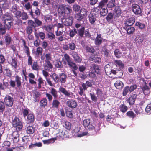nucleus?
<instances>
[{
    "label": "nucleus",
    "mask_w": 151,
    "mask_h": 151,
    "mask_svg": "<svg viewBox=\"0 0 151 151\" xmlns=\"http://www.w3.org/2000/svg\"><path fill=\"white\" fill-rule=\"evenodd\" d=\"M90 122L91 120L90 119H84L83 122V125L85 128L87 127L89 130L92 132V135L96 134L100 129V125L99 124L96 125L90 124Z\"/></svg>",
    "instance_id": "f257e3e1"
},
{
    "label": "nucleus",
    "mask_w": 151,
    "mask_h": 151,
    "mask_svg": "<svg viewBox=\"0 0 151 151\" xmlns=\"http://www.w3.org/2000/svg\"><path fill=\"white\" fill-rule=\"evenodd\" d=\"M29 14L32 18L34 19V21H33L31 19L29 20L28 21L34 26V27L35 28L36 27H40L42 25V21L39 20L37 18L35 17V16L33 14V12L32 9L29 12Z\"/></svg>",
    "instance_id": "f03ea898"
},
{
    "label": "nucleus",
    "mask_w": 151,
    "mask_h": 151,
    "mask_svg": "<svg viewBox=\"0 0 151 151\" xmlns=\"http://www.w3.org/2000/svg\"><path fill=\"white\" fill-rule=\"evenodd\" d=\"M14 78V81L10 80L9 82L10 86L12 88H14L16 85L17 88L20 87L22 83L21 78L18 75H16Z\"/></svg>",
    "instance_id": "7ed1b4c3"
},
{
    "label": "nucleus",
    "mask_w": 151,
    "mask_h": 151,
    "mask_svg": "<svg viewBox=\"0 0 151 151\" xmlns=\"http://www.w3.org/2000/svg\"><path fill=\"white\" fill-rule=\"evenodd\" d=\"M50 77L53 80L55 83H52V81L50 78H46V81H47L48 84L50 86L52 87L54 86L55 84L59 83V75L55 73H53L50 75Z\"/></svg>",
    "instance_id": "20e7f679"
},
{
    "label": "nucleus",
    "mask_w": 151,
    "mask_h": 151,
    "mask_svg": "<svg viewBox=\"0 0 151 151\" xmlns=\"http://www.w3.org/2000/svg\"><path fill=\"white\" fill-rule=\"evenodd\" d=\"M2 18L4 19V24L7 26V28L10 27L11 21L12 19V16L8 13H5L2 15Z\"/></svg>",
    "instance_id": "39448f33"
},
{
    "label": "nucleus",
    "mask_w": 151,
    "mask_h": 151,
    "mask_svg": "<svg viewBox=\"0 0 151 151\" xmlns=\"http://www.w3.org/2000/svg\"><path fill=\"white\" fill-rule=\"evenodd\" d=\"M65 132L61 131V130L59 129V132L58 134H57V135L55 137L51 138L48 140H43L42 142H49V140L52 141L54 142L57 140H60L63 139L64 138L68 137V136L65 133Z\"/></svg>",
    "instance_id": "423d86ee"
},
{
    "label": "nucleus",
    "mask_w": 151,
    "mask_h": 151,
    "mask_svg": "<svg viewBox=\"0 0 151 151\" xmlns=\"http://www.w3.org/2000/svg\"><path fill=\"white\" fill-rule=\"evenodd\" d=\"M64 57L67 62L69 66L72 68V70H77L78 67L76 63L71 61V59L68 54L66 53L64 54Z\"/></svg>",
    "instance_id": "0eeeda50"
},
{
    "label": "nucleus",
    "mask_w": 151,
    "mask_h": 151,
    "mask_svg": "<svg viewBox=\"0 0 151 151\" xmlns=\"http://www.w3.org/2000/svg\"><path fill=\"white\" fill-rule=\"evenodd\" d=\"M14 101L13 98L8 95H6L4 99V104L7 106L12 107L13 105Z\"/></svg>",
    "instance_id": "6e6552de"
},
{
    "label": "nucleus",
    "mask_w": 151,
    "mask_h": 151,
    "mask_svg": "<svg viewBox=\"0 0 151 151\" xmlns=\"http://www.w3.org/2000/svg\"><path fill=\"white\" fill-rule=\"evenodd\" d=\"M63 4L60 5L58 8V12L59 15L63 18H64L65 14Z\"/></svg>",
    "instance_id": "1a4fd4ad"
},
{
    "label": "nucleus",
    "mask_w": 151,
    "mask_h": 151,
    "mask_svg": "<svg viewBox=\"0 0 151 151\" xmlns=\"http://www.w3.org/2000/svg\"><path fill=\"white\" fill-rule=\"evenodd\" d=\"M82 87H80L79 91H78V94L82 96H84L86 98V96L84 91L87 90L88 87L85 83H83L82 84Z\"/></svg>",
    "instance_id": "9d476101"
},
{
    "label": "nucleus",
    "mask_w": 151,
    "mask_h": 151,
    "mask_svg": "<svg viewBox=\"0 0 151 151\" xmlns=\"http://www.w3.org/2000/svg\"><path fill=\"white\" fill-rule=\"evenodd\" d=\"M88 60L90 61H93L95 63L98 64L100 63L101 61V59L100 57L93 55H91L89 57Z\"/></svg>",
    "instance_id": "9b49d317"
},
{
    "label": "nucleus",
    "mask_w": 151,
    "mask_h": 151,
    "mask_svg": "<svg viewBox=\"0 0 151 151\" xmlns=\"http://www.w3.org/2000/svg\"><path fill=\"white\" fill-rule=\"evenodd\" d=\"M68 106L71 108L74 109L76 108L77 105V102L76 100L70 99L67 102Z\"/></svg>",
    "instance_id": "f8f14e48"
},
{
    "label": "nucleus",
    "mask_w": 151,
    "mask_h": 151,
    "mask_svg": "<svg viewBox=\"0 0 151 151\" xmlns=\"http://www.w3.org/2000/svg\"><path fill=\"white\" fill-rule=\"evenodd\" d=\"M45 63V64L43 66L44 69L48 72L51 71L53 66L50 61H46Z\"/></svg>",
    "instance_id": "ddd939ff"
},
{
    "label": "nucleus",
    "mask_w": 151,
    "mask_h": 151,
    "mask_svg": "<svg viewBox=\"0 0 151 151\" xmlns=\"http://www.w3.org/2000/svg\"><path fill=\"white\" fill-rule=\"evenodd\" d=\"M59 91L67 97H72L73 93L72 92H69L67 90L63 87H60L59 88Z\"/></svg>",
    "instance_id": "4468645a"
},
{
    "label": "nucleus",
    "mask_w": 151,
    "mask_h": 151,
    "mask_svg": "<svg viewBox=\"0 0 151 151\" xmlns=\"http://www.w3.org/2000/svg\"><path fill=\"white\" fill-rule=\"evenodd\" d=\"M59 82L61 84H64L66 81L67 76L64 73H60L59 74Z\"/></svg>",
    "instance_id": "2eb2a0df"
},
{
    "label": "nucleus",
    "mask_w": 151,
    "mask_h": 151,
    "mask_svg": "<svg viewBox=\"0 0 151 151\" xmlns=\"http://www.w3.org/2000/svg\"><path fill=\"white\" fill-rule=\"evenodd\" d=\"M133 12L136 14H139L141 13L139 6L137 4H133Z\"/></svg>",
    "instance_id": "dca6fc26"
},
{
    "label": "nucleus",
    "mask_w": 151,
    "mask_h": 151,
    "mask_svg": "<svg viewBox=\"0 0 151 151\" xmlns=\"http://www.w3.org/2000/svg\"><path fill=\"white\" fill-rule=\"evenodd\" d=\"M33 28H35L28 20V25L26 29L27 34H32L33 32Z\"/></svg>",
    "instance_id": "f3484780"
},
{
    "label": "nucleus",
    "mask_w": 151,
    "mask_h": 151,
    "mask_svg": "<svg viewBox=\"0 0 151 151\" xmlns=\"http://www.w3.org/2000/svg\"><path fill=\"white\" fill-rule=\"evenodd\" d=\"M103 38L101 37V34H97L95 39V43L96 45H99L102 42Z\"/></svg>",
    "instance_id": "a211bd4d"
},
{
    "label": "nucleus",
    "mask_w": 151,
    "mask_h": 151,
    "mask_svg": "<svg viewBox=\"0 0 151 151\" xmlns=\"http://www.w3.org/2000/svg\"><path fill=\"white\" fill-rule=\"evenodd\" d=\"M33 98L34 99V102H38L41 96L40 93L37 91H35L33 92Z\"/></svg>",
    "instance_id": "6ab92c4d"
},
{
    "label": "nucleus",
    "mask_w": 151,
    "mask_h": 151,
    "mask_svg": "<svg viewBox=\"0 0 151 151\" xmlns=\"http://www.w3.org/2000/svg\"><path fill=\"white\" fill-rule=\"evenodd\" d=\"M12 126L15 129V131L17 132L21 131L23 127L22 122L16 124Z\"/></svg>",
    "instance_id": "aec40b11"
},
{
    "label": "nucleus",
    "mask_w": 151,
    "mask_h": 151,
    "mask_svg": "<svg viewBox=\"0 0 151 151\" xmlns=\"http://www.w3.org/2000/svg\"><path fill=\"white\" fill-rule=\"evenodd\" d=\"M27 121L28 123H33L35 120V116L33 114H29L27 116Z\"/></svg>",
    "instance_id": "412c9836"
},
{
    "label": "nucleus",
    "mask_w": 151,
    "mask_h": 151,
    "mask_svg": "<svg viewBox=\"0 0 151 151\" xmlns=\"http://www.w3.org/2000/svg\"><path fill=\"white\" fill-rule=\"evenodd\" d=\"M96 16L94 15V14H90L89 15V20L91 24H93L96 20Z\"/></svg>",
    "instance_id": "4be33fe9"
},
{
    "label": "nucleus",
    "mask_w": 151,
    "mask_h": 151,
    "mask_svg": "<svg viewBox=\"0 0 151 151\" xmlns=\"http://www.w3.org/2000/svg\"><path fill=\"white\" fill-rule=\"evenodd\" d=\"M34 34L35 37L37 39H38L39 37L42 40H44L45 38V34L43 32H40L38 33L35 32Z\"/></svg>",
    "instance_id": "5701e85b"
},
{
    "label": "nucleus",
    "mask_w": 151,
    "mask_h": 151,
    "mask_svg": "<svg viewBox=\"0 0 151 151\" xmlns=\"http://www.w3.org/2000/svg\"><path fill=\"white\" fill-rule=\"evenodd\" d=\"M3 2V3L1 4V8L4 10L9 9L10 6V3L7 0H4Z\"/></svg>",
    "instance_id": "b1692460"
},
{
    "label": "nucleus",
    "mask_w": 151,
    "mask_h": 151,
    "mask_svg": "<svg viewBox=\"0 0 151 151\" xmlns=\"http://www.w3.org/2000/svg\"><path fill=\"white\" fill-rule=\"evenodd\" d=\"M114 14L110 12L108 13L106 18L107 21L109 23H113Z\"/></svg>",
    "instance_id": "393cba45"
},
{
    "label": "nucleus",
    "mask_w": 151,
    "mask_h": 151,
    "mask_svg": "<svg viewBox=\"0 0 151 151\" xmlns=\"http://www.w3.org/2000/svg\"><path fill=\"white\" fill-rule=\"evenodd\" d=\"M77 34L78 35L79 37L82 38L84 36V35L85 33V28L82 27L80 28L77 30Z\"/></svg>",
    "instance_id": "a878e982"
},
{
    "label": "nucleus",
    "mask_w": 151,
    "mask_h": 151,
    "mask_svg": "<svg viewBox=\"0 0 151 151\" xmlns=\"http://www.w3.org/2000/svg\"><path fill=\"white\" fill-rule=\"evenodd\" d=\"M9 83L7 82L3 81V83L0 82V90L5 91L8 88Z\"/></svg>",
    "instance_id": "bb28decb"
},
{
    "label": "nucleus",
    "mask_w": 151,
    "mask_h": 151,
    "mask_svg": "<svg viewBox=\"0 0 151 151\" xmlns=\"http://www.w3.org/2000/svg\"><path fill=\"white\" fill-rule=\"evenodd\" d=\"M26 129L27 133L29 135L33 134L35 131V128L32 126H28Z\"/></svg>",
    "instance_id": "cd10ccee"
},
{
    "label": "nucleus",
    "mask_w": 151,
    "mask_h": 151,
    "mask_svg": "<svg viewBox=\"0 0 151 151\" xmlns=\"http://www.w3.org/2000/svg\"><path fill=\"white\" fill-rule=\"evenodd\" d=\"M4 41L6 46L9 45L12 41V38L9 35L6 34L4 37Z\"/></svg>",
    "instance_id": "c85d7f7f"
},
{
    "label": "nucleus",
    "mask_w": 151,
    "mask_h": 151,
    "mask_svg": "<svg viewBox=\"0 0 151 151\" xmlns=\"http://www.w3.org/2000/svg\"><path fill=\"white\" fill-rule=\"evenodd\" d=\"M132 87V86H131L130 87L129 86H127L124 88L122 93V95L123 96H125L129 91L130 92L132 91V89L131 88Z\"/></svg>",
    "instance_id": "c756f323"
},
{
    "label": "nucleus",
    "mask_w": 151,
    "mask_h": 151,
    "mask_svg": "<svg viewBox=\"0 0 151 151\" xmlns=\"http://www.w3.org/2000/svg\"><path fill=\"white\" fill-rule=\"evenodd\" d=\"M60 103V102L56 99H54L52 103V108L58 109Z\"/></svg>",
    "instance_id": "7c9ffc66"
},
{
    "label": "nucleus",
    "mask_w": 151,
    "mask_h": 151,
    "mask_svg": "<svg viewBox=\"0 0 151 151\" xmlns=\"http://www.w3.org/2000/svg\"><path fill=\"white\" fill-rule=\"evenodd\" d=\"M108 0H101L99 3L97 7L100 9L106 7V5L107 4Z\"/></svg>",
    "instance_id": "2f4dec72"
},
{
    "label": "nucleus",
    "mask_w": 151,
    "mask_h": 151,
    "mask_svg": "<svg viewBox=\"0 0 151 151\" xmlns=\"http://www.w3.org/2000/svg\"><path fill=\"white\" fill-rule=\"evenodd\" d=\"M114 86L117 89H120L123 87L124 84L121 81L118 80L115 83Z\"/></svg>",
    "instance_id": "473e14b6"
},
{
    "label": "nucleus",
    "mask_w": 151,
    "mask_h": 151,
    "mask_svg": "<svg viewBox=\"0 0 151 151\" xmlns=\"http://www.w3.org/2000/svg\"><path fill=\"white\" fill-rule=\"evenodd\" d=\"M144 39V36L141 35L140 36L138 35L135 39V41L136 43L140 44L142 43Z\"/></svg>",
    "instance_id": "72a5a7b5"
},
{
    "label": "nucleus",
    "mask_w": 151,
    "mask_h": 151,
    "mask_svg": "<svg viewBox=\"0 0 151 151\" xmlns=\"http://www.w3.org/2000/svg\"><path fill=\"white\" fill-rule=\"evenodd\" d=\"M22 122V120L18 117L16 116L12 120V126Z\"/></svg>",
    "instance_id": "f704fd0d"
},
{
    "label": "nucleus",
    "mask_w": 151,
    "mask_h": 151,
    "mask_svg": "<svg viewBox=\"0 0 151 151\" xmlns=\"http://www.w3.org/2000/svg\"><path fill=\"white\" fill-rule=\"evenodd\" d=\"M65 9V11L66 14H70L72 11L71 7L68 5L63 4Z\"/></svg>",
    "instance_id": "c9c22d12"
},
{
    "label": "nucleus",
    "mask_w": 151,
    "mask_h": 151,
    "mask_svg": "<svg viewBox=\"0 0 151 151\" xmlns=\"http://www.w3.org/2000/svg\"><path fill=\"white\" fill-rule=\"evenodd\" d=\"M47 100L46 98H43L40 102V106L41 107H45L47 104Z\"/></svg>",
    "instance_id": "e433bc0d"
},
{
    "label": "nucleus",
    "mask_w": 151,
    "mask_h": 151,
    "mask_svg": "<svg viewBox=\"0 0 151 151\" xmlns=\"http://www.w3.org/2000/svg\"><path fill=\"white\" fill-rule=\"evenodd\" d=\"M50 93L53 96L54 99H57L58 96L57 91L53 88H52L50 90Z\"/></svg>",
    "instance_id": "4c0bfd02"
},
{
    "label": "nucleus",
    "mask_w": 151,
    "mask_h": 151,
    "mask_svg": "<svg viewBox=\"0 0 151 151\" xmlns=\"http://www.w3.org/2000/svg\"><path fill=\"white\" fill-rule=\"evenodd\" d=\"M92 66L95 70V72L97 74L100 75L101 74V70L99 69V67L98 65L93 63L92 64Z\"/></svg>",
    "instance_id": "58836bf2"
},
{
    "label": "nucleus",
    "mask_w": 151,
    "mask_h": 151,
    "mask_svg": "<svg viewBox=\"0 0 151 151\" xmlns=\"http://www.w3.org/2000/svg\"><path fill=\"white\" fill-rule=\"evenodd\" d=\"M6 25H2V24L0 23V34L2 35L6 33Z\"/></svg>",
    "instance_id": "ea45409f"
},
{
    "label": "nucleus",
    "mask_w": 151,
    "mask_h": 151,
    "mask_svg": "<svg viewBox=\"0 0 151 151\" xmlns=\"http://www.w3.org/2000/svg\"><path fill=\"white\" fill-rule=\"evenodd\" d=\"M73 23V20L68 18L65 19L63 22V24L65 26H71L72 24Z\"/></svg>",
    "instance_id": "a19ab883"
},
{
    "label": "nucleus",
    "mask_w": 151,
    "mask_h": 151,
    "mask_svg": "<svg viewBox=\"0 0 151 151\" xmlns=\"http://www.w3.org/2000/svg\"><path fill=\"white\" fill-rule=\"evenodd\" d=\"M105 71L106 74L107 75H110L111 74V68L109 65H105Z\"/></svg>",
    "instance_id": "79ce46f5"
},
{
    "label": "nucleus",
    "mask_w": 151,
    "mask_h": 151,
    "mask_svg": "<svg viewBox=\"0 0 151 151\" xmlns=\"http://www.w3.org/2000/svg\"><path fill=\"white\" fill-rule=\"evenodd\" d=\"M43 50V49L42 47H38L37 48L35 52V54L37 57H38L40 55H42Z\"/></svg>",
    "instance_id": "37998d69"
},
{
    "label": "nucleus",
    "mask_w": 151,
    "mask_h": 151,
    "mask_svg": "<svg viewBox=\"0 0 151 151\" xmlns=\"http://www.w3.org/2000/svg\"><path fill=\"white\" fill-rule=\"evenodd\" d=\"M63 127L67 130L70 131L71 128V124L68 121H66L64 122Z\"/></svg>",
    "instance_id": "c03bdc74"
},
{
    "label": "nucleus",
    "mask_w": 151,
    "mask_h": 151,
    "mask_svg": "<svg viewBox=\"0 0 151 151\" xmlns=\"http://www.w3.org/2000/svg\"><path fill=\"white\" fill-rule=\"evenodd\" d=\"M143 91V93L145 95H147L150 93V91L149 87L148 86L146 83H145V85L142 88Z\"/></svg>",
    "instance_id": "a18cd8bd"
},
{
    "label": "nucleus",
    "mask_w": 151,
    "mask_h": 151,
    "mask_svg": "<svg viewBox=\"0 0 151 151\" xmlns=\"http://www.w3.org/2000/svg\"><path fill=\"white\" fill-rule=\"evenodd\" d=\"M114 62L116 64V65H118L120 69H122L124 68V65L121 60H116Z\"/></svg>",
    "instance_id": "49530a36"
},
{
    "label": "nucleus",
    "mask_w": 151,
    "mask_h": 151,
    "mask_svg": "<svg viewBox=\"0 0 151 151\" xmlns=\"http://www.w3.org/2000/svg\"><path fill=\"white\" fill-rule=\"evenodd\" d=\"M85 48L87 52L93 53L95 51L93 47L91 46H86Z\"/></svg>",
    "instance_id": "de8ad7c7"
},
{
    "label": "nucleus",
    "mask_w": 151,
    "mask_h": 151,
    "mask_svg": "<svg viewBox=\"0 0 151 151\" xmlns=\"http://www.w3.org/2000/svg\"><path fill=\"white\" fill-rule=\"evenodd\" d=\"M41 13V10L38 8L36 7L35 9L33 12V14L35 16V17H38Z\"/></svg>",
    "instance_id": "09e8293b"
},
{
    "label": "nucleus",
    "mask_w": 151,
    "mask_h": 151,
    "mask_svg": "<svg viewBox=\"0 0 151 151\" xmlns=\"http://www.w3.org/2000/svg\"><path fill=\"white\" fill-rule=\"evenodd\" d=\"M22 13L21 11L17 10L13 13L15 18L17 19H20L21 16H22Z\"/></svg>",
    "instance_id": "8fccbe9b"
},
{
    "label": "nucleus",
    "mask_w": 151,
    "mask_h": 151,
    "mask_svg": "<svg viewBox=\"0 0 151 151\" xmlns=\"http://www.w3.org/2000/svg\"><path fill=\"white\" fill-rule=\"evenodd\" d=\"M77 33V29L75 28L69 31V36L70 37H73L75 34Z\"/></svg>",
    "instance_id": "3c124183"
},
{
    "label": "nucleus",
    "mask_w": 151,
    "mask_h": 151,
    "mask_svg": "<svg viewBox=\"0 0 151 151\" xmlns=\"http://www.w3.org/2000/svg\"><path fill=\"white\" fill-rule=\"evenodd\" d=\"M102 51L104 53L105 56L107 57L109 55L110 51L107 48L106 46H104L103 47Z\"/></svg>",
    "instance_id": "603ef678"
},
{
    "label": "nucleus",
    "mask_w": 151,
    "mask_h": 151,
    "mask_svg": "<svg viewBox=\"0 0 151 151\" xmlns=\"http://www.w3.org/2000/svg\"><path fill=\"white\" fill-rule=\"evenodd\" d=\"M32 68L33 70L38 71L39 69V66L37 61H34L32 65Z\"/></svg>",
    "instance_id": "864d4df0"
},
{
    "label": "nucleus",
    "mask_w": 151,
    "mask_h": 151,
    "mask_svg": "<svg viewBox=\"0 0 151 151\" xmlns=\"http://www.w3.org/2000/svg\"><path fill=\"white\" fill-rule=\"evenodd\" d=\"M120 111L123 113L126 112L128 109V108L124 104H121L119 106Z\"/></svg>",
    "instance_id": "5fc2aeb1"
},
{
    "label": "nucleus",
    "mask_w": 151,
    "mask_h": 151,
    "mask_svg": "<svg viewBox=\"0 0 151 151\" xmlns=\"http://www.w3.org/2000/svg\"><path fill=\"white\" fill-rule=\"evenodd\" d=\"M52 124L53 126V128L55 129H58L59 127L58 122L55 119L52 121Z\"/></svg>",
    "instance_id": "6e6d98bb"
},
{
    "label": "nucleus",
    "mask_w": 151,
    "mask_h": 151,
    "mask_svg": "<svg viewBox=\"0 0 151 151\" xmlns=\"http://www.w3.org/2000/svg\"><path fill=\"white\" fill-rule=\"evenodd\" d=\"M84 17H85L79 12L76 14L75 18L78 21H81Z\"/></svg>",
    "instance_id": "4d7b16f0"
},
{
    "label": "nucleus",
    "mask_w": 151,
    "mask_h": 151,
    "mask_svg": "<svg viewBox=\"0 0 151 151\" xmlns=\"http://www.w3.org/2000/svg\"><path fill=\"white\" fill-rule=\"evenodd\" d=\"M44 19L47 22H50L52 20V17L51 15L47 14L44 16Z\"/></svg>",
    "instance_id": "13d9d810"
},
{
    "label": "nucleus",
    "mask_w": 151,
    "mask_h": 151,
    "mask_svg": "<svg viewBox=\"0 0 151 151\" xmlns=\"http://www.w3.org/2000/svg\"><path fill=\"white\" fill-rule=\"evenodd\" d=\"M18 9H19V7L17 4H13V6L10 8V11L13 13L16 12Z\"/></svg>",
    "instance_id": "bf43d9fd"
},
{
    "label": "nucleus",
    "mask_w": 151,
    "mask_h": 151,
    "mask_svg": "<svg viewBox=\"0 0 151 151\" xmlns=\"http://www.w3.org/2000/svg\"><path fill=\"white\" fill-rule=\"evenodd\" d=\"M11 65L14 67L15 69L17 67V59L15 58L12 59L11 64Z\"/></svg>",
    "instance_id": "052dcab7"
},
{
    "label": "nucleus",
    "mask_w": 151,
    "mask_h": 151,
    "mask_svg": "<svg viewBox=\"0 0 151 151\" xmlns=\"http://www.w3.org/2000/svg\"><path fill=\"white\" fill-rule=\"evenodd\" d=\"M44 80L41 77H39L38 79V89H40L41 88V85L44 83Z\"/></svg>",
    "instance_id": "680f3d73"
},
{
    "label": "nucleus",
    "mask_w": 151,
    "mask_h": 151,
    "mask_svg": "<svg viewBox=\"0 0 151 151\" xmlns=\"http://www.w3.org/2000/svg\"><path fill=\"white\" fill-rule=\"evenodd\" d=\"M88 11L86 9L84 8H81L80 10V13H81L82 15L84 16L85 17H86L87 15V13Z\"/></svg>",
    "instance_id": "e2e57ef3"
},
{
    "label": "nucleus",
    "mask_w": 151,
    "mask_h": 151,
    "mask_svg": "<svg viewBox=\"0 0 151 151\" xmlns=\"http://www.w3.org/2000/svg\"><path fill=\"white\" fill-rule=\"evenodd\" d=\"M22 16H21V19L22 20H27L29 16L27 15V12L23 11L22 13Z\"/></svg>",
    "instance_id": "0e129e2a"
},
{
    "label": "nucleus",
    "mask_w": 151,
    "mask_h": 151,
    "mask_svg": "<svg viewBox=\"0 0 151 151\" xmlns=\"http://www.w3.org/2000/svg\"><path fill=\"white\" fill-rule=\"evenodd\" d=\"M80 8V6L77 4H74L73 6V10L76 12H79L81 9Z\"/></svg>",
    "instance_id": "69168bd1"
},
{
    "label": "nucleus",
    "mask_w": 151,
    "mask_h": 151,
    "mask_svg": "<svg viewBox=\"0 0 151 151\" xmlns=\"http://www.w3.org/2000/svg\"><path fill=\"white\" fill-rule=\"evenodd\" d=\"M55 66L57 68H61L63 67L62 62L60 60H58L55 62Z\"/></svg>",
    "instance_id": "338daca9"
},
{
    "label": "nucleus",
    "mask_w": 151,
    "mask_h": 151,
    "mask_svg": "<svg viewBox=\"0 0 151 151\" xmlns=\"http://www.w3.org/2000/svg\"><path fill=\"white\" fill-rule=\"evenodd\" d=\"M100 9H102V10L100 12L101 15L103 16H105L108 12L107 8H100Z\"/></svg>",
    "instance_id": "774afa93"
}]
</instances>
